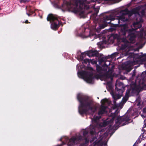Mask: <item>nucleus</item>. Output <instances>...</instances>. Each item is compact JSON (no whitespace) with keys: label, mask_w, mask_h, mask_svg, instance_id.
<instances>
[{"label":"nucleus","mask_w":146,"mask_h":146,"mask_svg":"<svg viewBox=\"0 0 146 146\" xmlns=\"http://www.w3.org/2000/svg\"><path fill=\"white\" fill-rule=\"evenodd\" d=\"M113 41V40H111V42H112Z\"/></svg>","instance_id":"nucleus-26"},{"label":"nucleus","mask_w":146,"mask_h":146,"mask_svg":"<svg viewBox=\"0 0 146 146\" xmlns=\"http://www.w3.org/2000/svg\"><path fill=\"white\" fill-rule=\"evenodd\" d=\"M146 88V81L142 79L139 82V85L137 86L135 83H132L130 85V89L127 90L125 97L123 98L120 104L122 103L123 104L127 101L130 95V93H135L140 91L142 90L145 89Z\"/></svg>","instance_id":"nucleus-5"},{"label":"nucleus","mask_w":146,"mask_h":146,"mask_svg":"<svg viewBox=\"0 0 146 146\" xmlns=\"http://www.w3.org/2000/svg\"><path fill=\"white\" fill-rule=\"evenodd\" d=\"M105 58L104 57H102L100 59H99V61L100 62H100H104L105 60Z\"/></svg>","instance_id":"nucleus-16"},{"label":"nucleus","mask_w":146,"mask_h":146,"mask_svg":"<svg viewBox=\"0 0 146 146\" xmlns=\"http://www.w3.org/2000/svg\"><path fill=\"white\" fill-rule=\"evenodd\" d=\"M25 23H28V21L27 20H26L25 21Z\"/></svg>","instance_id":"nucleus-21"},{"label":"nucleus","mask_w":146,"mask_h":146,"mask_svg":"<svg viewBox=\"0 0 146 146\" xmlns=\"http://www.w3.org/2000/svg\"><path fill=\"white\" fill-rule=\"evenodd\" d=\"M27 15L29 16H30V15L29 14V13H27Z\"/></svg>","instance_id":"nucleus-23"},{"label":"nucleus","mask_w":146,"mask_h":146,"mask_svg":"<svg viewBox=\"0 0 146 146\" xmlns=\"http://www.w3.org/2000/svg\"><path fill=\"white\" fill-rule=\"evenodd\" d=\"M77 98L80 103L78 111L81 115L93 114L96 111V106L87 96L80 93L77 94Z\"/></svg>","instance_id":"nucleus-2"},{"label":"nucleus","mask_w":146,"mask_h":146,"mask_svg":"<svg viewBox=\"0 0 146 146\" xmlns=\"http://www.w3.org/2000/svg\"><path fill=\"white\" fill-rule=\"evenodd\" d=\"M115 66L111 64L109 61H107L101 66L96 65L97 73L101 77L102 80L108 81L109 79L111 80L114 76L113 69Z\"/></svg>","instance_id":"nucleus-3"},{"label":"nucleus","mask_w":146,"mask_h":146,"mask_svg":"<svg viewBox=\"0 0 146 146\" xmlns=\"http://www.w3.org/2000/svg\"><path fill=\"white\" fill-rule=\"evenodd\" d=\"M82 1H83L82 3L80 2L79 3L78 0H73L70 3H67L66 9L76 14L80 18L85 17L86 15L84 12V9H84H88L89 7L88 5H85L86 3H88L86 0Z\"/></svg>","instance_id":"nucleus-4"},{"label":"nucleus","mask_w":146,"mask_h":146,"mask_svg":"<svg viewBox=\"0 0 146 146\" xmlns=\"http://www.w3.org/2000/svg\"><path fill=\"white\" fill-rule=\"evenodd\" d=\"M96 26L92 27V30L88 28L84 29V31L82 33H81V29H80L77 33V35L83 38H85L90 37L93 39L97 38V35L95 32Z\"/></svg>","instance_id":"nucleus-7"},{"label":"nucleus","mask_w":146,"mask_h":146,"mask_svg":"<svg viewBox=\"0 0 146 146\" xmlns=\"http://www.w3.org/2000/svg\"><path fill=\"white\" fill-rule=\"evenodd\" d=\"M40 17L41 18H42V17H41V16H40Z\"/></svg>","instance_id":"nucleus-28"},{"label":"nucleus","mask_w":146,"mask_h":146,"mask_svg":"<svg viewBox=\"0 0 146 146\" xmlns=\"http://www.w3.org/2000/svg\"><path fill=\"white\" fill-rule=\"evenodd\" d=\"M115 29V28L114 27H111L110 28L108 29L105 30L103 32H106L107 31H108V32H112L114 31Z\"/></svg>","instance_id":"nucleus-15"},{"label":"nucleus","mask_w":146,"mask_h":146,"mask_svg":"<svg viewBox=\"0 0 146 146\" xmlns=\"http://www.w3.org/2000/svg\"><path fill=\"white\" fill-rule=\"evenodd\" d=\"M79 67V65L78 64L77 65V68H78Z\"/></svg>","instance_id":"nucleus-24"},{"label":"nucleus","mask_w":146,"mask_h":146,"mask_svg":"<svg viewBox=\"0 0 146 146\" xmlns=\"http://www.w3.org/2000/svg\"><path fill=\"white\" fill-rule=\"evenodd\" d=\"M94 72L92 68L88 67L86 71L78 72L77 74L79 77L83 79L87 83L93 84L94 78L93 75Z\"/></svg>","instance_id":"nucleus-6"},{"label":"nucleus","mask_w":146,"mask_h":146,"mask_svg":"<svg viewBox=\"0 0 146 146\" xmlns=\"http://www.w3.org/2000/svg\"><path fill=\"white\" fill-rule=\"evenodd\" d=\"M145 11L142 6L130 11H129L127 8L121 10L118 9L114 11L109 16H104L102 21V23L98 24V27L97 29V24L93 27L96 26L95 32L97 33V34L98 35H99L98 33L101 29L107 27L111 21L114 20L115 19V17H117L118 25L121 26V27L120 33L118 35H116L117 38H121L122 35L125 36L127 33L130 42L122 44L121 49L122 50V52L121 57L129 55L130 57L133 58L135 64H137L139 63L143 56V53L135 54L131 51L138 50L140 48H135L133 44L135 42L136 36H137L138 38L141 39L146 38V29L141 30L139 32L136 31L141 27V23L143 21L141 16H143L145 15Z\"/></svg>","instance_id":"nucleus-1"},{"label":"nucleus","mask_w":146,"mask_h":146,"mask_svg":"<svg viewBox=\"0 0 146 146\" xmlns=\"http://www.w3.org/2000/svg\"><path fill=\"white\" fill-rule=\"evenodd\" d=\"M99 38V39H102V40L97 43V44L100 48H103L104 46V44H106L108 42H110V39L113 38L112 36H110L107 40L108 39H106L105 35L104 33H101L100 34L97 35V38Z\"/></svg>","instance_id":"nucleus-9"},{"label":"nucleus","mask_w":146,"mask_h":146,"mask_svg":"<svg viewBox=\"0 0 146 146\" xmlns=\"http://www.w3.org/2000/svg\"><path fill=\"white\" fill-rule=\"evenodd\" d=\"M97 60H95L94 59H86L84 60V62H82L84 66H85L84 64H88L90 63H91L92 64H96L97 63Z\"/></svg>","instance_id":"nucleus-12"},{"label":"nucleus","mask_w":146,"mask_h":146,"mask_svg":"<svg viewBox=\"0 0 146 146\" xmlns=\"http://www.w3.org/2000/svg\"><path fill=\"white\" fill-rule=\"evenodd\" d=\"M144 125H143V128H144L146 127V119H145L144 121Z\"/></svg>","instance_id":"nucleus-19"},{"label":"nucleus","mask_w":146,"mask_h":146,"mask_svg":"<svg viewBox=\"0 0 146 146\" xmlns=\"http://www.w3.org/2000/svg\"><path fill=\"white\" fill-rule=\"evenodd\" d=\"M119 84H122V83H121L120 82V83H119Z\"/></svg>","instance_id":"nucleus-27"},{"label":"nucleus","mask_w":146,"mask_h":146,"mask_svg":"<svg viewBox=\"0 0 146 146\" xmlns=\"http://www.w3.org/2000/svg\"><path fill=\"white\" fill-rule=\"evenodd\" d=\"M47 20L48 21H50V23H51V28L54 30L58 28L59 24L61 23L57 17L56 15L52 14H49L48 15Z\"/></svg>","instance_id":"nucleus-8"},{"label":"nucleus","mask_w":146,"mask_h":146,"mask_svg":"<svg viewBox=\"0 0 146 146\" xmlns=\"http://www.w3.org/2000/svg\"><path fill=\"white\" fill-rule=\"evenodd\" d=\"M115 86H116V89H117V91H119L120 92H121L119 93V94H117V95H115L114 94H113V92H111V94L112 96V97L114 99L113 100V103L115 105H116V104L115 102V100L117 99L120 98L122 95V90L121 89H118L117 87V84H115Z\"/></svg>","instance_id":"nucleus-10"},{"label":"nucleus","mask_w":146,"mask_h":146,"mask_svg":"<svg viewBox=\"0 0 146 146\" xmlns=\"http://www.w3.org/2000/svg\"><path fill=\"white\" fill-rule=\"evenodd\" d=\"M86 55L85 54V52L82 53L81 54L80 57L78 56L77 57V58L78 60H81L83 59L84 56Z\"/></svg>","instance_id":"nucleus-14"},{"label":"nucleus","mask_w":146,"mask_h":146,"mask_svg":"<svg viewBox=\"0 0 146 146\" xmlns=\"http://www.w3.org/2000/svg\"><path fill=\"white\" fill-rule=\"evenodd\" d=\"M86 55L90 57L92 56H97L98 53L97 51L91 50L85 52Z\"/></svg>","instance_id":"nucleus-11"},{"label":"nucleus","mask_w":146,"mask_h":146,"mask_svg":"<svg viewBox=\"0 0 146 146\" xmlns=\"http://www.w3.org/2000/svg\"><path fill=\"white\" fill-rule=\"evenodd\" d=\"M122 119L121 117H118L117 118L115 121L116 125H120L122 121Z\"/></svg>","instance_id":"nucleus-13"},{"label":"nucleus","mask_w":146,"mask_h":146,"mask_svg":"<svg viewBox=\"0 0 146 146\" xmlns=\"http://www.w3.org/2000/svg\"><path fill=\"white\" fill-rule=\"evenodd\" d=\"M27 8V7H26V9Z\"/></svg>","instance_id":"nucleus-29"},{"label":"nucleus","mask_w":146,"mask_h":146,"mask_svg":"<svg viewBox=\"0 0 146 146\" xmlns=\"http://www.w3.org/2000/svg\"><path fill=\"white\" fill-rule=\"evenodd\" d=\"M40 11H41L40 10H38L37 9H35V13L36 12H38L39 14H40Z\"/></svg>","instance_id":"nucleus-20"},{"label":"nucleus","mask_w":146,"mask_h":146,"mask_svg":"<svg viewBox=\"0 0 146 146\" xmlns=\"http://www.w3.org/2000/svg\"><path fill=\"white\" fill-rule=\"evenodd\" d=\"M29 13H32V11H29Z\"/></svg>","instance_id":"nucleus-25"},{"label":"nucleus","mask_w":146,"mask_h":146,"mask_svg":"<svg viewBox=\"0 0 146 146\" xmlns=\"http://www.w3.org/2000/svg\"><path fill=\"white\" fill-rule=\"evenodd\" d=\"M107 86H108L109 88L110 89H111V85L110 84V83L109 82H108L107 83Z\"/></svg>","instance_id":"nucleus-18"},{"label":"nucleus","mask_w":146,"mask_h":146,"mask_svg":"<svg viewBox=\"0 0 146 146\" xmlns=\"http://www.w3.org/2000/svg\"><path fill=\"white\" fill-rule=\"evenodd\" d=\"M129 119V118H127V119H125V120H128Z\"/></svg>","instance_id":"nucleus-22"},{"label":"nucleus","mask_w":146,"mask_h":146,"mask_svg":"<svg viewBox=\"0 0 146 146\" xmlns=\"http://www.w3.org/2000/svg\"><path fill=\"white\" fill-rule=\"evenodd\" d=\"M20 3H26L29 2V1L28 0H19Z\"/></svg>","instance_id":"nucleus-17"}]
</instances>
